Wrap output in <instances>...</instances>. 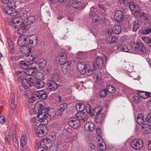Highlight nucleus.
I'll use <instances>...</instances> for the list:
<instances>
[{
	"mask_svg": "<svg viewBox=\"0 0 151 151\" xmlns=\"http://www.w3.org/2000/svg\"><path fill=\"white\" fill-rule=\"evenodd\" d=\"M17 76L20 77L19 79L18 78V81H20L22 79V85L19 86V89L22 91H25L26 93L31 86H35L37 89L41 88L44 87L45 83L42 81L34 79V77H32L28 79L22 78L23 74L20 71H18L16 73Z\"/></svg>",
	"mask_w": 151,
	"mask_h": 151,
	"instance_id": "nucleus-1",
	"label": "nucleus"
},
{
	"mask_svg": "<svg viewBox=\"0 0 151 151\" xmlns=\"http://www.w3.org/2000/svg\"><path fill=\"white\" fill-rule=\"evenodd\" d=\"M47 94L46 91H27L24 93V95L25 98L27 99V100L28 102L33 103L40 97L42 99H46L47 97Z\"/></svg>",
	"mask_w": 151,
	"mask_h": 151,
	"instance_id": "nucleus-2",
	"label": "nucleus"
},
{
	"mask_svg": "<svg viewBox=\"0 0 151 151\" xmlns=\"http://www.w3.org/2000/svg\"><path fill=\"white\" fill-rule=\"evenodd\" d=\"M37 37L34 35L29 39V38L24 35L19 36L18 38L17 44L19 46H22L25 45H29L30 47H34L37 44Z\"/></svg>",
	"mask_w": 151,
	"mask_h": 151,
	"instance_id": "nucleus-3",
	"label": "nucleus"
},
{
	"mask_svg": "<svg viewBox=\"0 0 151 151\" xmlns=\"http://www.w3.org/2000/svg\"><path fill=\"white\" fill-rule=\"evenodd\" d=\"M59 61L60 65H65L63 68V70L65 71H68L70 68L71 62L70 61H68L66 62L67 60V57L66 54L63 52L60 53L59 55Z\"/></svg>",
	"mask_w": 151,
	"mask_h": 151,
	"instance_id": "nucleus-4",
	"label": "nucleus"
},
{
	"mask_svg": "<svg viewBox=\"0 0 151 151\" xmlns=\"http://www.w3.org/2000/svg\"><path fill=\"white\" fill-rule=\"evenodd\" d=\"M7 3L5 8L3 9V11L7 15L12 16L16 15L17 14V12L15 10L16 8L15 2L13 1H9Z\"/></svg>",
	"mask_w": 151,
	"mask_h": 151,
	"instance_id": "nucleus-5",
	"label": "nucleus"
},
{
	"mask_svg": "<svg viewBox=\"0 0 151 151\" xmlns=\"http://www.w3.org/2000/svg\"><path fill=\"white\" fill-rule=\"evenodd\" d=\"M131 46L132 48L135 51L139 52V53H141L142 56H144L146 54V47L141 42H131Z\"/></svg>",
	"mask_w": 151,
	"mask_h": 151,
	"instance_id": "nucleus-6",
	"label": "nucleus"
},
{
	"mask_svg": "<svg viewBox=\"0 0 151 151\" xmlns=\"http://www.w3.org/2000/svg\"><path fill=\"white\" fill-rule=\"evenodd\" d=\"M130 145L131 147L135 150H139L143 146V142L141 139H135L131 142Z\"/></svg>",
	"mask_w": 151,
	"mask_h": 151,
	"instance_id": "nucleus-7",
	"label": "nucleus"
},
{
	"mask_svg": "<svg viewBox=\"0 0 151 151\" xmlns=\"http://www.w3.org/2000/svg\"><path fill=\"white\" fill-rule=\"evenodd\" d=\"M56 75H53L52 76V79L53 80H49L47 81V86L48 89L50 91L55 90L57 88V84L55 83V82L58 81L57 78L55 79Z\"/></svg>",
	"mask_w": 151,
	"mask_h": 151,
	"instance_id": "nucleus-8",
	"label": "nucleus"
},
{
	"mask_svg": "<svg viewBox=\"0 0 151 151\" xmlns=\"http://www.w3.org/2000/svg\"><path fill=\"white\" fill-rule=\"evenodd\" d=\"M96 69V67L94 65L93 63L90 61L87 64L86 73L88 76L92 75Z\"/></svg>",
	"mask_w": 151,
	"mask_h": 151,
	"instance_id": "nucleus-9",
	"label": "nucleus"
},
{
	"mask_svg": "<svg viewBox=\"0 0 151 151\" xmlns=\"http://www.w3.org/2000/svg\"><path fill=\"white\" fill-rule=\"evenodd\" d=\"M35 18L33 16H31L27 17V18L24 21L21 25L22 28L24 27L23 29H25L28 25H29L35 22Z\"/></svg>",
	"mask_w": 151,
	"mask_h": 151,
	"instance_id": "nucleus-10",
	"label": "nucleus"
},
{
	"mask_svg": "<svg viewBox=\"0 0 151 151\" xmlns=\"http://www.w3.org/2000/svg\"><path fill=\"white\" fill-rule=\"evenodd\" d=\"M75 116L78 121L81 122H84L87 121L88 118L87 114L83 111L77 113L75 114Z\"/></svg>",
	"mask_w": 151,
	"mask_h": 151,
	"instance_id": "nucleus-11",
	"label": "nucleus"
},
{
	"mask_svg": "<svg viewBox=\"0 0 151 151\" xmlns=\"http://www.w3.org/2000/svg\"><path fill=\"white\" fill-rule=\"evenodd\" d=\"M68 123L73 128H77L80 125V122L78 120H76L75 118H72L68 120Z\"/></svg>",
	"mask_w": 151,
	"mask_h": 151,
	"instance_id": "nucleus-12",
	"label": "nucleus"
},
{
	"mask_svg": "<svg viewBox=\"0 0 151 151\" xmlns=\"http://www.w3.org/2000/svg\"><path fill=\"white\" fill-rule=\"evenodd\" d=\"M32 47H30L29 45H25L21 46L19 49L22 54L25 55L26 56H28L29 54H30L31 52L30 48Z\"/></svg>",
	"mask_w": 151,
	"mask_h": 151,
	"instance_id": "nucleus-13",
	"label": "nucleus"
},
{
	"mask_svg": "<svg viewBox=\"0 0 151 151\" xmlns=\"http://www.w3.org/2000/svg\"><path fill=\"white\" fill-rule=\"evenodd\" d=\"M45 106V102L42 101H39L36 104V105L34 108L33 111L34 112L36 111H39L44 109Z\"/></svg>",
	"mask_w": 151,
	"mask_h": 151,
	"instance_id": "nucleus-14",
	"label": "nucleus"
},
{
	"mask_svg": "<svg viewBox=\"0 0 151 151\" xmlns=\"http://www.w3.org/2000/svg\"><path fill=\"white\" fill-rule=\"evenodd\" d=\"M94 6H92L90 8V12L89 13V17L92 19L93 22L96 23L99 20V17L95 13L96 9H93Z\"/></svg>",
	"mask_w": 151,
	"mask_h": 151,
	"instance_id": "nucleus-15",
	"label": "nucleus"
},
{
	"mask_svg": "<svg viewBox=\"0 0 151 151\" xmlns=\"http://www.w3.org/2000/svg\"><path fill=\"white\" fill-rule=\"evenodd\" d=\"M114 18L118 22H121L123 21L124 16L123 12L121 10H118L115 14Z\"/></svg>",
	"mask_w": 151,
	"mask_h": 151,
	"instance_id": "nucleus-16",
	"label": "nucleus"
},
{
	"mask_svg": "<svg viewBox=\"0 0 151 151\" xmlns=\"http://www.w3.org/2000/svg\"><path fill=\"white\" fill-rule=\"evenodd\" d=\"M20 19L17 17H15L12 19L9 22V25L11 27L14 29L17 28L19 25V24L20 22Z\"/></svg>",
	"mask_w": 151,
	"mask_h": 151,
	"instance_id": "nucleus-17",
	"label": "nucleus"
},
{
	"mask_svg": "<svg viewBox=\"0 0 151 151\" xmlns=\"http://www.w3.org/2000/svg\"><path fill=\"white\" fill-rule=\"evenodd\" d=\"M47 110L46 108H45L44 109L41 110L38 112V111H35L34 112L35 114L38 113L37 117L39 119L41 120L42 119H45L47 118V114H46V111Z\"/></svg>",
	"mask_w": 151,
	"mask_h": 151,
	"instance_id": "nucleus-18",
	"label": "nucleus"
},
{
	"mask_svg": "<svg viewBox=\"0 0 151 151\" xmlns=\"http://www.w3.org/2000/svg\"><path fill=\"white\" fill-rule=\"evenodd\" d=\"M86 65L84 62H81L78 63L77 65V68L80 72L82 74H84L86 72Z\"/></svg>",
	"mask_w": 151,
	"mask_h": 151,
	"instance_id": "nucleus-19",
	"label": "nucleus"
},
{
	"mask_svg": "<svg viewBox=\"0 0 151 151\" xmlns=\"http://www.w3.org/2000/svg\"><path fill=\"white\" fill-rule=\"evenodd\" d=\"M129 8L130 10L133 12L136 13H139L140 11L138 5L133 2H130L129 4Z\"/></svg>",
	"mask_w": 151,
	"mask_h": 151,
	"instance_id": "nucleus-20",
	"label": "nucleus"
},
{
	"mask_svg": "<svg viewBox=\"0 0 151 151\" xmlns=\"http://www.w3.org/2000/svg\"><path fill=\"white\" fill-rule=\"evenodd\" d=\"M30 54H29V56H26L27 58L26 61L29 65H32L35 64L36 61L37 57L35 55H30Z\"/></svg>",
	"mask_w": 151,
	"mask_h": 151,
	"instance_id": "nucleus-21",
	"label": "nucleus"
},
{
	"mask_svg": "<svg viewBox=\"0 0 151 151\" xmlns=\"http://www.w3.org/2000/svg\"><path fill=\"white\" fill-rule=\"evenodd\" d=\"M99 145L98 146L97 150L98 151H104L106 149V145L103 141L102 138L101 137L98 140Z\"/></svg>",
	"mask_w": 151,
	"mask_h": 151,
	"instance_id": "nucleus-22",
	"label": "nucleus"
},
{
	"mask_svg": "<svg viewBox=\"0 0 151 151\" xmlns=\"http://www.w3.org/2000/svg\"><path fill=\"white\" fill-rule=\"evenodd\" d=\"M29 71H28L27 72V74L28 75H29L30 76H31V77H30L29 78H28V79L29 78H32V77H34V76L35 75V72L34 71L33 69H32V68L31 69H29ZM18 72L17 71L15 74V75L16 76V78H17V81L18 82H20L21 81H22V79L20 81H18V78H19V79L20 78V76H17V74H16V73ZM20 72L22 73H23V74L24 75L23 76V77H22V78H24V73L23 72H21V71H20Z\"/></svg>",
	"mask_w": 151,
	"mask_h": 151,
	"instance_id": "nucleus-23",
	"label": "nucleus"
},
{
	"mask_svg": "<svg viewBox=\"0 0 151 151\" xmlns=\"http://www.w3.org/2000/svg\"><path fill=\"white\" fill-rule=\"evenodd\" d=\"M118 38L116 36H108L106 38L105 40L107 43L112 44L117 42Z\"/></svg>",
	"mask_w": 151,
	"mask_h": 151,
	"instance_id": "nucleus-24",
	"label": "nucleus"
},
{
	"mask_svg": "<svg viewBox=\"0 0 151 151\" xmlns=\"http://www.w3.org/2000/svg\"><path fill=\"white\" fill-rule=\"evenodd\" d=\"M84 128L86 131H92L95 129V125L92 122H89L84 125Z\"/></svg>",
	"mask_w": 151,
	"mask_h": 151,
	"instance_id": "nucleus-25",
	"label": "nucleus"
},
{
	"mask_svg": "<svg viewBox=\"0 0 151 151\" xmlns=\"http://www.w3.org/2000/svg\"><path fill=\"white\" fill-rule=\"evenodd\" d=\"M55 111L53 108H51L48 109L47 108L46 114L47 115V118H52L55 116Z\"/></svg>",
	"mask_w": 151,
	"mask_h": 151,
	"instance_id": "nucleus-26",
	"label": "nucleus"
},
{
	"mask_svg": "<svg viewBox=\"0 0 151 151\" xmlns=\"http://www.w3.org/2000/svg\"><path fill=\"white\" fill-rule=\"evenodd\" d=\"M71 6L74 8L78 9H83L85 7L83 4L80 1L73 2Z\"/></svg>",
	"mask_w": 151,
	"mask_h": 151,
	"instance_id": "nucleus-27",
	"label": "nucleus"
},
{
	"mask_svg": "<svg viewBox=\"0 0 151 151\" xmlns=\"http://www.w3.org/2000/svg\"><path fill=\"white\" fill-rule=\"evenodd\" d=\"M142 22L140 21L137 20L133 22L132 24V30L134 32L136 31L139 28Z\"/></svg>",
	"mask_w": 151,
	"mask_h": 151,
	"instance_id": "nucleus-28",
	"label": "nucleus"
},
{
	"mask_svg": "<svg viewBox=\"0 0 151 151\" xmlns=\"http://www.w3.org/2000/svg\"><path fill=\"white\" fill-rule=\"evenodd\" d=\"M51 141L50 139L48 138H44L41 141V144L42 145L43 148H48L47 145Z\"/></svg>",
	"mask_w": 151,
	"mask_h": 151,
	"instance_id": "nucleus-29",
	"label": "nucleus"
},
{
	"mask_svg": "<svg viewBox=\"0 0 151 151\" xmlns=\"http://www.w3.org/2000/svg\"><path fill=\"white\" fill-rule=\"evenodd\" d=\"M104 115L103 114L96 116L95 120L96 123L99 124H101L104 121Z\"/></svg>",
	"mask_w": 151,
	"mask_h": 151,
	"instance_id": "nucleus-30",
	"label": "nucleus"
},
{
	"mask_svg": "<svg viewBox=\"0 0 151 151\" xmlns=\"http://www.w3.org/2000/svg\"><path fill=\"white\" fill-rule=\"evenodd\" d=\"M40 68H42L45 67L46 64V60L43 59H40L35 64Z\"/></svg>",
	"mask_w": 151,
	"mask_h": 151,
	"instance_id": "nucleus-31",
	"label": "nucleus"
},
{
	"mask_svg": "<svg viewBox=\"0 0 151 151\" xmlns=\"http://www.w3.org/2000/svg\"><path fill=\"white\" fill-rule=\"evenodd\" d=\"M36 134L40 137H41L45 135L44 130L40 128V127H37L35 131Z\"/></svg>",
	"mask_w": 151,
	"mask_h": 151,
	"instance_id": "nucleus-32",
	"label": "nucleus"
},
{
	"mask_svg": "<svg viewBox=\"0 0 151 151\" xmlns=\"http://www.w3.org/2000/svg\"><path fill=\"white\" fill-rule=\"evenodd\" d=\"M102 111V107L101 106H99L93 110V116H96L99 115Z\"/></svg>",
	"mask_w": 151,
	"mask_h": 151,
	"instance_id": "nucleus-33",
	"label": "nucleus"
},
{
	"mask_svg": "<svg viewBox=\"0 0 151 151\" xmlns=\"http://www.w3.org/2000/svg\"><path fill=\"white\" fill-rule=\"evenodd\" d=\"M34 79L36 80H43L44 78V75L41 72H37L35 73V75L34 76Z\"/></svg>",
	"mask_w": 151,
	"mask_h": 151,
	"instance_id": "nucleus-34",
	"label": "nucleus"
},
{
	"mask_svg": "<svg viewBox=\"0 0 151 151\" xmlns=\"http://www.w3.org/2000/svg\"><path fill=\"white\" fill-rule=\"evenodd\" d=\"M143 116L142 114H139L137 117V122L138 124L142 125L144 123Z\"/></svg>",
	"mask_w": 151,
	"mask_h": 151,
	"instance_id": "nucleus-35",
	"label": "nucleus"
},
{
	"mask_svg": "<svg viewBox=\"0 0 151 151\" xmlns=\"http://www.w3.org/2000/svg\"><path fill=\"white\" fill-rule=\"evenodd\" d=\"M76 107L77 110L79 112L82 111L85 108V105L81 103L76 104Z\"/></svg>",
	"mask_w": 151,
	"mask_h": 151,
	"instance_id": "nucleus-36",
	"label": "nucleus"
},
{
	"mask_svg": "<svg viewBox=\"0 0 151 151\" xmlns=\"http://www.w3.org/2000/svg\"><path fill=\"white\" fill-rule=\"evenodd\" d=\"M131 101L133 103L138 104L141 101L139 97L137 96L134 95L131 98Z\"/></svg>",
	"mask_w": 151,
	"mask_h": 151,
	"instance_id": "nucleus-37",
	"label": "nucleus"
},
{
	"mask_svg": "<svg viewBox=\"0 0 151 151\" xmlns=\"http://www.w3.org/2000/svg\"><path fill=\"white\" fill-rule=\"evenodd\" d=\"M29 64L27 63L25 61L21 60L19 62V66L23 69H26L28 68Z\"/></svg>",
	"mask_w": 151,
	"mask_h": 151,
	"instance_id": "nucleus-38",
	"label": "nucleus"
},
{
	"mask_svg": "<svg viewBox=\"0 0 151 151\" xmlns=\"http://www.w3.org/2000/svg\"><path fill=\"white\" fill-rule=\"evenodd\" d=\"M20 19V22H23L24 21L26 20V18H27V13L26 12L23 11V12L19 17H18Z\"/></svg>",
	"mask_w": 151,
	"mask_h": 151,
	"instance_id": "nucleus-39",
	"label": "nucleus"
},
{
	"mask_svg": "<svg viewBox=\"0 0 151 151\" xmlns=\"http://www.w3.org/2000/svg\"><path fill=\"white\" fill-rule=\"evenodd\" d=\"M121 31V28L120 25H116L113 29V32L115 34H119Z\"/></svg>",
	"mask_w": 151,
	"mask_h": 151,
	"instance_id": "nucleus-40",
	"label": "nucleus"
},
{
	"mask_svg": "<svg viewBox=\"0 0 151 151\" xmlns=\"http://www.w3.org/2000/svg\"><path fill=\"white\" fill-rule=\"evenodd\" d=\"M142 39L151 48V38L147 37H143Z\"/></svg>",
	"mask_w": 151,
	"mask_h": 151,
	"instance_id": "nucleus-41",
	"label": "nucleus"
},
{
	"mask_svg": "<svg viewBox=\"0 0 151 151\" xmlns=\"http://www.w3.org/2000/svg\"><path fill=\"white\" fill-rule=\"evenodd\" d=\"M96 62L97 66L102 65L104 63L103 59L101 57H97L96 59Z\"/></svg>",
	"mask_w": 151,
	"mask_h": 151,
	"instance_id": "nucleus-42",
	"label": "nucleus"
},
{
	"mask_svg": "<svg viewBox=\"0 0 151 151\" xmlns=\"http://www.w3.org/2000/svg\"><path fill=\"white\" fill-rule=\"evenodd\" d=\"M27 139V138L24 136H23L21 137L20 144L22 147H24L25 145Z\"/></svg>",
	"mask_w": 151,
	"mask_h": 151,
	"instance_id": "nucleus-43",
	"label": "nucleus"
},
{
	"mask_svg": "<svg viewBox=\"0 0 151 151\" xmlns=\"http://www.w3.org/2000/svg\"><path fill=\"white\" fill-rule=\"evenodd\" d=\"M107 91L106 89H104L100 91L99 93V95L102 97H106L107 94Z\"/></svg>",
	"mask_w": 151,
	"mask_h": 151,
	"instance_id": "nucleus-44",
	"label": "nucleus"
},
{
	"mask_svg": "<svg viewBox=\"0 0 151 151\" xmlns=\"http://www.w3.org/2000/svg\"><path fill=\"white\" fill-rule=\"evenodd\" d=\"M146 14L143 13H142V15H140V16H142L143 17V19L145 20V24L147 26L149 25L150 21L147 19V17H146L145 15Z\"/></svg>",
	"mask_w": 151,
	"mask_h": 151,
	"instance_id": "nucleus-45",
	"label": "nucleus"
},
{
	"mask_svg": "<svg viewBox=\"0 0 151 151\" xmlns=\"http://www.w3.org/2000/svg\"><path fill=\"white\" fill-rule=\"evenodd\" d=\"M119 47L121 50L122 51L128 52L129 51V50L127 47V46L124 45H121Z\"/></svg>",
	"mask_w": 151,
	"mask_h": 151,
	"instance_id": "nucleus-46",
	"label": "nucleus"
},
{
	"mask_svg": "<svg viewBox=\"0 0 151 151\" xmlns=\"http://www.w3.org/2000/svg\"><path fill=\"white\" fill-rule=\"evenodd\" d=\"M35 147L36 150H38L42 148V145L41 144V141H36Z\"/></svg>",
	"mask_w": 151,
	"mask_h": 151,
	"instance_id": "nucleus-47",
	"label": "nucleus"
},
{
	"mask_svg": "<svg viewBox=\"0 0 151 151\" xmlns=\"http://www.w3.org/2000/svg\"><path fill=\"white\" fill-rule=\"evenodd\" d=\"M108 91L109 93H112L115 91V89L111 85H109L107 87Z\"/></svg>",
	"mask_w": 151,
	"mask_h": 151,
	"instance_id": "nucleus-48",
	"label": "nucleus"
},
{
	"mask_svg": "<svg viewBox=\"0 0 151 151\" xmlns=\"http://www.w3.org/2000/svg\"><path fill=\"white\" fill-rule=\"evenodd\" d=\"M145 91L139 90L137 92V93L139 96L144 99L146 96L145 95Z\"/></svg>",
	"mask_w": 151,
	"mask_h": 151,
	"instance_id": "nucleus-49",
	"label": "nucleus"
},
{
	"mask_svg": "<svg viewBox=\"0 0 151 151\" xmlns=\"http://www.w3.org/2000/svg\"><path fill=\"white\" fill-rule=\"evenodd\" d=\"M49 136L51 141H54L56 139V136L54 133H50L49 135Z\"/></svg>",
	"mask_w": 151,
	"mask_h": 151,
	"instance_id": "nucleus-50",
	"label": "nucleus"
},
{
	"mask_svg": "<svg viewBox=\"0 0 151 151\" xmlns=\"http://www.w3.org/2000/svg\"><path fill=\"white\" fill-rule=\"evenodd\" d=\"M60 110L61 111H63L67 107V105L66 103L61 104L60 105Z\"/></svg>",
	"mask_w": 151,
	"mask_h": 151,
	"instance_id": "nucleus-51",
	"label": "nucleus"
},
{
	"mask_svg": "<svg viewBox=\"0 0 151 151\" xmlns=\"http://www.w3.org/2000/svg\"><path fill=\"white\" fill-rule=\"evenodd\" d=\"M9 46L11 50H13L14 47L13 42L10 39H8L7 40Z\"/></svg>",
	"mask_w": 151,
	"mask_h": 151,
	"instance_id": "nucleus-52",
	"label": "nucleus"
},
{
	"mask_svg": "<svg viewBox=\"0 0 151 151\" xmlns=\"http://www.w3.org/2000/svg\"><path fill=\"white\" fill-rule=\"evenodd\" d=\"M142 131L145 134H148L149 133V130L150 128V127H145L143 126H142Z\"/></svg>",
	"mask_w": 151,
	"mask_h": 151,
	"instance_id": "nucleus-53",
	"label": "nucleus"
},
{
	"mask_svg": "<svg viewBox=\"0 0 151 151\" xmlns=\"http://www.w3.org/2000/svg\"><path fill=\"white\" fill-rule=\"evenodd\" d=\"M5 141L6 143H7L9 142L8 138L9 137L10 135L9 132H6L5 133Z\"/></svg>",
	"mask_w": 151,
	"mask_h": 151,
	"instance_id": "nucleus-54",
	"label": "nucleus"
},
{
	"mask_svg": "<svg viewBox=\"0 0 151 151\" xmlns=\"http://www.w3.org/2000/svg\"><path fill=\"white\" fill-rule=\"evenodd\" d=\"M151 33V28L145 29L143 31V33L145 35H147Z\"/></svg>",
	"mask_w": 151,
	"mask_h": 151,
	"instance_id": "nucleus-55",
	"label": "nucleus"
},
{
	"mask_svg": "<svg viewBox=\"0 0 151 151\" xmlns=\"http://www.w3.org/2000/svg\"><path fill=\"white\" fill-rule=\"evenodd\" d=\"M11 109L10 112V116H13L14 114L15 109L16 108V107H15L14 106L12 107L11 106Z\"/></svg>",
	"mask_w": 151,
	"mask_h": 151,
	"instance_id": "nucleus-56",
	"label": "nucleus"
},
{
	"mask_svg": "<svg viewBox=\"0 0 151 151\" xmlns=\"http://www.w3.org/2000/svg\"><path fill=\"white\" fill-rule=\"evenodd\" d=\"M146 120L149 123H151V113L148 115L146 119Z\"/></svg>",
	"mask_w": 151,
	"mask_h": 151,
	"instance_id": "nucleus-57",
	"label": "nucleus"
},
{
	"mask_svg": "<svg viewBox=\"0 0 151 151\" xmlns=\"http://www.w3.org/2000/svg\"><path fill=\"white\" fill-rule=\"evenodd\" d=\"M15 102V96H13L12 98V99L11 102V107H12L14 106L15 107H16V105L14 104Z\"/></svg>",
	"mask_w": 151,
	"mask_h": 151,
	"instance_id": "nucleus-58",
	"label": "nucleus"
},
{
	"mask_svg": "<svg viewBox=\"0 0 151 151\" xmlns=\"http://www.w3.org/2000/svg\"><path fill=\"white\" fill-rule=\"evenodd\" d=\"M96 131L97 135L99 136V137H100L102 133L100 129L99 128H97L96 129Z\"/></svg>",
	"mask_w": 151,
	"mask_h": 151,
	"instance_id": "nucleus-59",
	"label": "nucleus"
},
{
	"mask_svg": "<svg viewBox=\"0 0 151 151\" xmlns=\"http://www.w3.org/2000/svg\"><path fill=\"white\" fill-rule=\"evenodd\" d=\"M55 145H56L55 146H53V148L54 151H58L59 148V145L57 142H55Z\"/></svg>",
	"mask_w": 151,
	"mask_h": 151,
	"instance_id": "nucleus-60",
	"label": "nucleus"
},
{
	"mask_svg": "<svg viewBox=\"0 0 151 151\" xmlns=\"http://www.w3.org/2000/svg\"><path fill=\"white\" fill-rule=\"evenodd\" d=\"M6 121L4 117L3 116H0V122L1 123H4Z\"/></svg>",
	"mask_w": 151,
	"mask_h": 151,
	"instance_id": "nucleus-61",
	"label": "nucleus"
},
{
	"mask_svg": "<svg viewBox=\"0 0 151 151\" xmlns=\"http://www.w3.org/2000/svg\"><path fill=\"white\" fill-rule=\"evenodd\" d=\"M145 95L146 96L145 98H144V99H146L151 96V93L150 92L145 91Z\"/></svg>",
	"mask_w": 151,
	"mask_h": 151,
	"instance_id": "nucleus-62",
	"label": "nucleus"
},
{
	"mask_svg": "<svg viewBox=\"0 0 151 151\" xmlns=\"http://www.w3.org/2000/svg\"><path fill=\"white\" fill-rule=\"evenodd\" d=\"M89 146L91 149H94L96 147L95 145L92 143L90 144H89Z\"/></svg>",
	"mask_w": 151,
	"mask_h": 151,
	"instance_id": "nucleus-63",
	"label": "nucleus"
},
{
	"mask_svg": "<svg viewBox=\"0 0 151 151\" xmlns=\"http://www.w3.org/2000/svg\"><path fill=\"white\" fill-rule=\"evenodd\" d=\"M148 148L149 150H151V139L148 142Z\"/></svg>",
	"mask_w": 151,
	"mask_h": 151,
	"instance_id": "nucleus-64",
	"label": "nucleus"
}]
</instances>
